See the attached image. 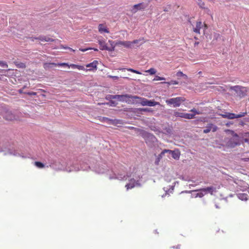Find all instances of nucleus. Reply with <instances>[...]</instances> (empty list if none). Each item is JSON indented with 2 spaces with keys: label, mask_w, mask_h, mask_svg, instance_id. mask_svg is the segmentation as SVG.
I'll return each instance as SVG.
<instances>
[{
  "label": "nucleus",
  "mask_w": 249,
  "mask_h": 249,
  "mask_svg": "<svg viewBox=\"0 0 249 249\" xmlns=\"http://www.w3.org/2000/svg\"><path fill=\"white\" fill-rule=\"evenodd\" d=\"M190 111L193 112L194 113L193 114H195V115L196 114H201V112L200 111H197L196 109H195L194 108L190 110Z\"/></svg>",
  "instance_id": "obj_36"
},
{
  "label": "nucleus",
  "mask_w": 249,
  "mask_h": 249,
  "mask_svg": "<svg viewBox=\"0 0 249 249\" xmlns=\"http://www.w3.org/2000/svg\"><path fill=\"white\" fill-rule=\"evenodd\" d=\"M61 47L62 48H64V49H68L72 51L73 52H75L74 50L72 49L71 48L68 47H65V46H64L63 45H61Z\"/></svg>",
  "instance_id": "obj_39"
},
{
  "label": "nucleus",
  "mask_w": 249,
  "mask_h": 249,
  "mask_svg": "<svg viewBox=\"0 0 249 249\" xmlns=\"http://www.w3.org/2000/svg\"><path fill=\"white\" fill-rule=\"evenodd\" d=\"M177 75L178 76H183L186 78L187 77V76L186 75L184 74V73H183V72L181 71H178L177 73Z\"/></svg>",
  "instance_id": "obj_35"
},
{
  "label": "nucleus",
  "mask_w": 249,
  "mask_h": 249,
  "mask_svg": "<svg viewBox=\"0 0 249 249\" xmlns=\"http://www.w3.org/2000/svg\"><path fill=\"white\" fill-rule=\"evenodd\" d=\"M198 44H199V42H195V46L197 45Z\"/></svg>",
  "instance_id": "obj_51"
},
{
  "label": "nucleus",
  "mask_w": 249,
  "mask_h": 249,
  "mask_svg": "<svg viewBox=\"0 0 249 249\" xmlns=\"http://www.w3.org/2000/svg\"><path fill=\"white\" fill-rule=\"evenodd\" d=\"M126 70L128 71H130V72H133V73H136V74H142V73L141 72H140L139 71L135 70H134V69H131V68L126 69Z\"/></svg>",
  "instance_id": "obj_29"
},
{
  "label": "nucleus",
  "mask_w": 249,
  "mask_h": 249,
  "mask_svg": "<svg viewBox=\"0 0 249 249\" xmlns=\"http://www.w3.org/2000/svg\"><path fill=\"white\" fill-rule=\"evenodd\" d=\"M36 39L37 40H41L42 41H46V42H53L54 40L48 36H39L36 38Z\"/></svg>",
  "instance_id": "obj_14"
},
{
  "label": "nucleus",
  "mask_w": 249,
  "mask_h": 249,
  "mask_svg": "<svg viewBox=\"0 0 249 249\" xmlns=\"http://www.w3.org/2000/svg\"><path fill=\"white\" fill-rule=\"evenodd\" d=\"M2 116L5 120L8 121H13L16 119L15 116L11 111L9 110L5 111L3 113Z\"/></svg>",
  "instance_id": "obj_10"
},
{
  "label": "nucleus",
  "mask_w": 249,
  "mask_h": 249,
  "mask_svg": "<svg viewBox=\"0 0 249 249\" xmlns=\"http://www.w3.org/2000/svg\"><path fill=\"white\" fill-rule=\"evenodd\" d=\"M25 88H26V86H24L23 87V88H22V89H24Z\"/></svg>",
  "instance_id": "obj_54"
},
{
  "label": "nucleus",
  "mask_w": 249,
  "mask_h": 249,
  "mask_svg": "<svg viewBox=\"0 0 249 249\" xmlns=\"http://www.w3.org/2000/svg\"><path fill=\"white\" fill-rule=\"evenodd\" d=\"M91 49H93L95 51H98V50L96 48H86V49H81V48H80L79 49V50L83 52H85L88 50H91Z\"/></svg>",
  "instance_id": "obj_32"
},
{
  "label": "nucleus",
  "mask_w": 249,
  "mask_h": 249,
  "mask_svg": "<svg viewBox=\"0 0 249 249\" xmlns=\"http://www.w3.org/2000/svg\"><path fill=\"white\" fill-rule=\"evenodd\" d=\"M136 98V101L138 102L137 104H140L143 106L154 107L156 105H160L159 102H156L153 100H148L146 98L140 97L137 96Z\"/></svg>",
  "instance_id": "obj_2"
},
{
  "label": "nucleus",
  "mask_w": 249,
  "mask_h": 249,
  "mask_svg": "<svg viewBox=\"0 0 249 249\" xmlns=\"http://www.w3.org/2000/svg\"><path fill=\"white\" fill-rule=\"evenodd\" d=\"M99 105H110V106H115V102L114 101H110L109 103H98V104Z\"/></svg>",
  "instance_id": "obj_31"
},
{
  "label": "nucleus",
  "mask_w": 249,
  "mask_h": 249,
  "mask_svg": "<svg viewBox=\"0 0 249 249\" xmlns=\"http://www.w3.org/2000/svg\"><path fill=\"white\" fill-rule=\"evenodd\" d=\"M173 150H168V149H164L162 151V154H164L166 153H169V154H172L173 153Z\"/></svg>",
  "instance_id": "obj_37"
},
{
  "label": "nucleus",
  "mask_w": 249,
  "mask_h": 249,
  "mask_svg": "<svg viewBox=\"0 0 249 249\" xmlns=\"http://www.w3.org/2000/svg\"><path fill=\"white\" fill-rule=\"evenodd\" d=\"M172 248H173L174 249H180V245H178L176 247L174 246V247H172Z\"/></svg>",
  "instance_id": "obj_46"
},
{
  "label": "nucleus",
  "mask_w": 249,
  "mask_h": 249,
  "mask_svg": "<svg viewBox=\"0 0 249 249\" xmlns=\"http://www.w3.org/2000/svg\"><path fill=\"white\" fill-rule=\"evenodd\" d=\"M198 193L196 194V197H202L204 195H205V193L202 190V189L197 190Z\"/></svg>",
  "instance_id": "obj_23"
},
{
  "label": "nucleus",
  "mask_w": 249,
  "mask_h": 249,
  "mask_svg": "<svg viewBox=\"0 0 249 249\" xmlns=\"http://www.w3.org/2000/svg\"><path fill=\"white\" fill-rule=\"evenodd\" d=\"M164 154H162V152L160 153V154H159L155 161V164L156 165H158L159 163V162L160 161V160H161V159L162 158V156Z\"/></svg>",
  "instance_id": "obj_27"
},
{
  "label": "nucleus",
  "mask_w": 249,
  "mask_h": 249,
  "mask_svg": "<svg viewBox=\"0 0 249 249\" xmlns=\"http://www.w3.org/2000/svg\"><path fill=\"white\" fill-rule=\"evenodd\" d=\"M123 97L121 98L120 101L125 102L127 104H137L138 102L136 101L137 96H132L128 94L121 95Z\"/></svg>",
  "instance_id": "obj_9"
},
{
  "label": "nucleus",
  "mask_w": 249,
  "mask_h": 249,
  "mask_svg": "<svg viewBox=\"0 0 249 249\" xmlns=\"http://www.w3.org/2000/svg\"><path fill=\"white\" fill-rule=\"evenodd\" d=\"M145 72L149 73L151 75H153L157 72V71L154 68H150V69L145 71Z\"/></svg>",
  "instance_id": "obj_25"
},
{
  "label": "nucleus",
  "mask_w": 249,
  "mask_h": 249,
  "mask_svg": "<svg viewBox=\"0 0 249 249\" xmlns=\"http://www.w3.org/2000/svg\"><path fill=\"white\" fill-rule=\"evenodd\" d=\"M98 62L97 60H94L92 62L86 65V67L88 68V70L89 71H96L97 69V65Z\"/></svg>",
  "instance_id": "obj_12"
},
{
  "label": "nucleus",
  "mask_w": 249,
  "mask_h": 249,
  "mask_svg": "<svg viewBox=\"0 0 249 249\" xmlns=\"http://www.w3.org/2000/svg\"><path fill=\"white\" fill-rule=\"evenodd\" d=\"M247 194H241L240 195V196H239V198H241L242 200L243 199H245L246 200L247 199Z\"/></svg>",
  "instance_id": "obj_38"
},
{
  "label": "nucleus",
  "mask_w": 249,
  "mask_h": 249,
  "mask_svg": "<svg viewBox=\"0 0 249 249\" xmlns=\"http://www.w3.org/2000/svg\"><path fill=\"white\" fill-rule=\"evenodd\" d=\"M0 66L5 68H7L8 67V64L6 62L1 61H0Z\"/></svg>",
  "instance_id": "obj_30"
},
{
  "label": "nucleus",
  "mask_w": 249,
  "mask_h": 249,
  "mask_svg": "<svg viewBox=\"0 0 249 249\" xmlns=\"http://www.w3.org/2000/svg\"><path fill=\"white\" fill-rule=\"evenodd\" d=\"M194 38H195V39H196H196H198L197 37H196V36H195Z\"/></svg>",
  "instance_id": "obj_53"
},
{
  "label": "nucleus",
  "mask_w": 249,
  "mask_h": 249,
  "mask_svg": "<svg viewBox=\"0 0 249 249\" xmlns=\"http://www.w3.org/2000/svg\"><path fill=\"white\" fill-rule=\"evenodd\" d=\"M185 101V98L180 96L167 99L166 100V103L168 105H172L174 107H179L181 104Z\"/></svg>",
  "instance_id": "obj_5"
},
{
  "label": "nucleus",
  "mask_w": 249,
  "mask_h": 249,
  "mask_svg": "<svg viewBox=\"0 0 249 249\" xmlns=\"http://www.w3.org/2000/svg\"><path fill=\"white\" fill-rule=\"evenodd\" d=\"M108 77L110 78H112L113 79H115V80H118L119 79V77L118 76H116L108 75Z\"/></svg>",
  "instance_id": "obj_42"
},
{
  "label": "nucleus",
  "mask_w": 249,
  "mask_h": 249,
  "mask_svg": "<svg viewBox=\"0 0 249 249\" xmlns=\"http://www.w3.org/2000/svg\"><path fill=\"white\" fill-rule=\"evenodd\" d=\"M247 112L246 111L245 112H241L239 114H236L232 113L230 112H226L224 114H222V116L224 118H227L228 119H233L235 118H239L244 117L246 115H247Z\"/></svg>",
  "instance_id": "obj_8"
},
{
  "label": "nucleus",
  "mask_w": 249,
  "mask_h": 249,
  "mask_svg": "<svg viewBox=\"0 0 249 249\" xmlns=\"http://www.w3.org/2000/svg\"><path fill=\"white\" fill-rule=\"evenodd\" d=\"M213 125L212 124H210L207 127V128L206 129H205L203 130V133H209V132H210V131L211 130V129L213 128V132H214L217 129V127L215 126H214L213 127Z\"/></svg>",
  "instance_id": "obj_18"
},
{
  "label": "nucleus",
  "mask_w": 249,
  "mask_h": 249,
  "mask_svg": "<svg viewBox=\"0 0 249 249\" xmlns=\"http://www.w3.org/2000/svg\"><path fill=\"white\" fill-rule=\"evenodd\" d=\"M165 78L163 77H160L159 76L156 75L155 78L153 79V81H158V80H164Z\"/></svg>",
  "instance_id": "obj_33"
},
{
  "label": "nucleus",
  "mask_w": 249,
  "mask_h": 249,
  "mask_svg": "<svg viewBox=\"0 0 249 249\" xmlns=\"http://www.w3.org/2000/svg\"><path fill=\"white\" fill-rule=\"evenodd\" d=\"M233 138L231 139L227 143L228 147L233 148L240 144V141L239 136L233 131H231Z\"/></svg>",
  "instance_id": "obj_6"
},
{
  "label": "nucleus",
  "mask_w": 249,
  "mask_h": 249,
  "mask_svg": "<svg viewBox=\"0 0 249 249\" xmlns=\"http://www.w3.org/2000/svg\"><path fill=\"white\" fill-rule=\"evenodd\" d=\"M99 32L102 34L103 33H109V30L107 27L103 24H100L98 26Z\"/></svg>",
  "instance_id": "obj_17"
},
{
  "label": "nucleus",
  "mask_w": 249,
  "mask_h": 249,
  "mask_svg": "<svg viewBox=\"0 0 249 249\" xmlns=\"http://www.w3.org/2000/svg\"><path fill=\"white\" fill-rule=\"evenodd\" d=\"M172 157L176 160H178L180 157V152L177 150H173V153L171 154Z\"/></svg>",
  "instance_id": "obj_21"
},
{
  "label": "nucleus",
  "mask_w": 249,
  "mask_h": 249,
  "mask_svg": "<svg viewBox=\"0 0 249 249\" xmlns=\"http://www.w3.org/2000/svg\"><path fill=\"white\" fill-rule=\"evenodd\" d=\"M230 89L235 91L237 95L240 98H242L246 96L249 89L248 88L246 87L238 85L231 87Z\"/></svg>",
  "instance_id": "obj_3"
},
{
  "label": "nucleus",
  "mask_w": 249,
  "mask_h": 249,
  "mask_svg": "<svg viewBox=\"0 0 249 249\" xmlns=\"http://www.w3.org/2000/svg\"><path fill=\"white\" fill-rule=\"evenodd\" d=\"M144 9V7L143 6V4L142 3H140L134 5L132 9H131V12L133 13H136L138 10L143 9Z\"/></svg>",
  "instance_id": "obj_13"
},
{
  "label": "nucleus",
  "mask_w": 249,
  "mask_h": 249,
  "mask_svg": "<svg viewBox=\"0 0 249 249\" xmlns=\"http://www.w3.org/2000/svg\"><path fill=\"white\" fill-rule=\"evenodd\" d=\"M139 41H140V40L136 39V40H133V41H131V42L132 43V45L133 44L138 43Z\"/></svg>",
  "instance_id": "obj_45"
},
{
  "label": "nucleus",
  "mask_w": 249,
  "mask_h": 249,
  "mask_svg": "<svg viewBox=\"0 0 249 249\" xmlns=\"http://www.w3.org/2000/svg\"><path fill=\"white\" fill-rule=\"evenodd\" d=\"M104 172V171H101V170H100V171H98L99 173H103Z\"/></svg>",
  "instance_id": "obj_52"
},
{
  "label": "nucleus",
  "mask_w": 249,
  "mask_h": 249,
  "mask_svg": "<svg viewBox=\"0 0 249 249\" xmlns=\"http://www.w3.org/2000/svg\"><path fill=\"white\" fill-rule=\"evenodd\" d=\"M161 84H163V83H164V84H167V85H172V84H171V81H170V82H161Z\"/></svg>",
  "instance_id": "obj_47"
},
{
  "label": "nucleus",
  "mask_w": 249,
  "mask_h": 249,
  "mask_svg": "<svg viewBox=\"0 0 249 249\" xmlns=\"http://www.w3.org/2000/svg\"><path fill=\"white\" fill-rule=\"evenodd\" d=\"M36 37H30V38H31V40H32V41H34L35 39H36Z\"/></svg>",
  "instance_id": "obj_50"
},
{
  "label": "nucleus",
  "mask_w": 249,
  "mask_h": 249,
  "mask_svg": "<svg viewBox=\"0 0 249 249\" xmlns=\"http://www.w3.org/2000/svg\"><path fill=\"white\" fill-rule=\"evenodd\" d=\"M171 82L172 85H177L178 84V82L175 80H171Z\"/></svg>",
  "instance_id": "obj_44"
},
{
  "label": "nucleus",
  "mask_w": 249,
  "mask_h": 249,
  "mask_svg": "<svg viewBox=\"0 0 249 249\" xmlns=\"http://www.w3.org/2000/svg\"><path fill=\"white\" fill-rule=\"evenodd\" d=\"M14 63L18 68L25 69L26 67L24 63L19 61H14Z\"/></svg>",
  "instance_id": "obj_20"
},
{
  "label": "nucleus",
  "mask_w": 249,
  "mask_h": 249,
  "mask_svg": "<svg viewBox=\"0 0 249 249\" xmlns=\"http://www.w3.org/2000/svg\"><path fill=\"white\" fill-rule=\"evenodd\" d=\"M53 66H68V64L66 63H45L43 65L44 68L45 69H49Z\"/></svg>",
  "instance_id": "obj_11"
},
{
  "label": "nucleus",
  "mask_w": 249,
  "mask_h": 249,
  "mask_svg": "<svg viewBox=\"0 0 249 249\" xmlns=\"http://www.w3.org/2000/svg\"><path fill=\"white\" fill-rule=\"evenodd\" d=\"M117 44L118 45L124 46V47H125L127 48H131V46H132V43L131 42V41H119L117 43Z\"/></svg>",
  "instance_id": "obj_15"
},
{
  "label": "nucleus",
  "mask_w": 249,
  "mask_h": 249,
  "mask_svg": "<svg viewBox=\"0 0 249 249\" xmlns=\"http://www.w3.org/2000/svg\"><path fill=\"white\" fill-rule=\"evenodd\" d=\"M141 134L144 139L146 143H150L151 142H154L157 140L155 136L151 133H148L145 131L142 130Z\"/></svg>",
  "instance_id": "obj_7"
},
{
  "label": "nucleus",
  "mask_w": 249,
  "mask_h": 249,
  "mask_svg": "<svg viewBox=\"0 0 249 249\" xmlns=\"http://www.w3.org/2000/svg\"><path fill=\"white\" fill-rule=\"evenodd\" d=\"M140 110L141 111H144V112H152L153 111V110L151 108H140Z\"/></svg>",
  "instance_id": "obj_34"
},
{
  "label": "nucleus",
  "mask_w": 249,
  "mask_h": 249,
  "mask_svg": "<svg viewBox=\"0 0 249 249\" xmlns=\"http://www.w3.org/2000/svg\"><path fill=\"white\" fill-rule=\"evenodd\" d=\"M35 164L37 167L40 168H42L44 167V164H43L42 162H39V161H36L35 162Z\"/></svg>",
  "instance_id": "obj_28"
},
{
  "label": "nucleus",
  "mask_w": 249,
  "mask_h": 249,
  "mask_svg": "<svg viewBox=\"0 0 249 249\" xmlns=\"http://www.w3.org/2000/svg\"><path fill=\"white\" fill-rule=\"evenodd\" d=\"M202 190L203 192H204L205 194H207L208 193H209L211 195H213V192L215 191V188H214L213 186H210V187H208L207 188H202Z\"/></svg>",
  "instance_id": "obj_16"
},
{
  "label": "nucleus",
  "mask_w": 249,
  "mask_h": 249,
  "mask_svg": "<svg viewBox=\"0 0 249 249\" xmlns=\"http://www.w3.org/2000/svg\"><path fill=\"white\" fill-rule=\"evenodd\" d=\"M242 160L244 161H249V158H246L242 159Z\"/></svg>",
  "instance_id": "obj_48"
},
{
  "label": "nucleus",
  "mask_w": 249,
  "mask_h": 249,
  "mask_svg": "<svg viewBox=\"0 0 249 249\" xmlns=\"http://www.w3.org/2000/svg\"><path fill=\"white\" fill-rule=\"evenodd\" d=\"M98 43L100 45V49L101 50H107L111 52L114 50V42L112 40H108L109 45L108 46L107 43L106 42V40L101 37L98 38Z\"/></svg>",
  "instance_id": "obj_1"
},
{
  "label": "nucleus",
  "mask_w": 249,
  "mask_h": 249,
  "mask_svg": "<svg viewBox=\"0 0 249 249\" xmlns=\"http://www.w3.org/2000/svg\"><path fill=\"white\" fill-rule=\"evenodd\" d=\"M193 31L197 34H200V30L201 28L203 29L204 33L205 31L208 29V27L207 24L205 22L202 23L201 20L198 19L196 21L195 25L192 24Z\"/></svg>",
  "instance_id": "obj_4"
},
{
  "label": "nucleus",
  "mask_w": 249,
  "mask_h": 249,
  "mask_svg": "<svg viewBox=\"0 0 249 249\" xmlns=\"http://www.w3.org/2000/svg\"><path fill=\"white\" fill-rule=\"evenodd\" d=\"M77 67H77V69H78L79 70H85V68L82 66L77 65Z\"/></svg>",
  "instance_id": "obj_43"
},
{
  "label": "nucleus",
  "mask_w": 249,
  "mask_h": 249,
  "mask_svg": "<svg viewBox=\"0 0 249 249\" xmlns=\"http://www.w3.org/2000/svg\"><path fill=\"white\" fill-rule=\"evenodd\" d=\"M69 68H70V67H71L72 68H73V69H75L76 68L77 69V65H76V64H71L70 65H69L68 64V66H67Z\"/></svg>",
  "instance_id": "obj_41"
},
{
  "label": "nucleus",
  "mask_w": 249,
  "mask_h": 249,
  "mask_svg": "<svg viewBox=\"0 0 249 249\" xmlns=\"http://www.w3.org/2000/svg\"><path fill=\"white\" fill-rule=\"evenodd\" d=\"M23 89H20L18 90V92L19 93H23Z\"/></svg>",
  "instance_id": "obj_49"
},
{
  "label": "nucleus",
  "mask_w": 249,
  "mask_h": 249,
  "mask_svg": "<svg viewBox=\"0 0 249 249\" xmlns=\"http://www.w3.org/2000/svg\"><path fill=\"white\" fill-rule=\"evenodd\" d=\"M121 70H125V69H122Z\"/></svg>",
  "instance_id": "obj_55"
},
{
  "label": "nucleus",
  "mask_w": 249,
  "mask_h": 249,
  "mask_svg": "<svg viewBox=\"0 0 249 249\" xmlns=\"http://www.w3.org/2000/svg\"><path fill=\"white\" fill-rule=\"evenodd\" d=\"M24 93L27 94L29 95H36V92H25Z\"/></svg>",
  "instance_id": "obj_40"
},
{
  "label": "nucleus",
  "mask_w": 249,
  "mask_h": 249,
  "mask_svg": "<svg viewBox=\"0 0 249 249\" xmlns=\"http://www.w3.org/2000/svg\"><path fill=\"white\" fill-rule=\"evenodd\" d=\"M174 115L176 117L183 118L184 113L178 111H174Z\"/></svg>",
  "instance_id": "obj_24"
},
{
  "label": "nucleus",
  "mask_w": 249,
  "mask_h": 249,
  "mask_svg": "<svg viewBox=\"0 0 249 249\" xmlns=\"http://www.w3.org/2000/svg\"><path fill=\"white\" fill-rule=\"evenodd\" d=\"M136 181L134 179H130L129 183L125 185V187L127 190L132 189L135 186Z\"/></svg>",
  "instance_id": "obj_19"
},
{
  "label": "nucleus",
  "mask_w": 249,
  "mask_h": 249,
  "mask_svg": "<svg viewBox=\"0 0 249 249\" xmlns=\"http://www.w3.org/2000/svg\"><path fill=\"white\" fill-rule=\"evenodd\" d=\"M110 98L111 99H117L119 101H120L121 98L123 97L121 95H110Z\"/></svg>",
  "instance_id": "obj_26"
},
{
  "label": "nucleus",
  "mask_w": 249,
  "mask_h": 249,
  "mask_svg": "<svg viewBox=\"0 0 249 249\" xmlns=\"http://www.w3.org/2000/svg\"><path fill=\"white\" fill-rule=\"evenodd\" d=\"M195 114L185 113H184L183 118L191 119L195 118Z\"/></svg>",
  "instance_id": "obj_22"
}]
</instances>
